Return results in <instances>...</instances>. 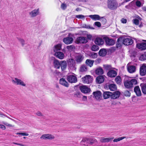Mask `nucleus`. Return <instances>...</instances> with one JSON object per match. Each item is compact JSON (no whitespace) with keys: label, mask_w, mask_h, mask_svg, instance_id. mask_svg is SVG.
<instances>
[{"label":"nucleus","mask_w":146,"mask_h":146,"mask_svg":"<svg viewBox=\"0 0 146 146\" xmlns=\"http://www.w3.org/2000/svg\"><path fill=\"white\" fill-rule=\"evenodd\" d=\"M137 81L135 79H132L130 80H127L124 83L125 87L127 88H130L133 87L134 85L137 84Z\"/></svg>","instance_id":"1"},{"label":"nucleus","mask_w":146,"mask_h":146,"mask_svg":"<svg viewBox=\"0 0 146 146\" xmlns=\"http://www.w3.org/2000/svg\"><path fill=\"white\" fill-rule=\"evenodd\" d=\"M118 3L116 0H108V7L111 10H114L117 9Z\"/></svg>","instance_id":"2"},{"label":"nucleus","mask_w":146,"mask_h":146,"mask_svg":"<svg viewBox=\"0 0 146 146\" xmlns=\"http://www.w3.org/2000/svg\"><path fill=\"white\" fill-rule=\"evenodd\" d=\"M82 80L84 83L89 84L92 82L93 79L91 76L87 75L82 78Z\"/></svg>","instance_id":"3"},{"label":"nucleus","mask_w":146,"mask_h":146,"mask_svg":"<svg viewBox=\"0 0 146 146\" xmlns=\"http://www.w3.org/2000/svg\"><path fill=\"white\" fill-rule=\"evenodd\" d=\"M67 79L70 83H74L77 81V78L75 74L69 75L67 76Z\"/></svg>","instance_id":"4"},{"label":"nucleus","mask_w":146,"mask_h":146,"mask_svg":"<svg viewBox=\"0 0 146 146\" xmlns=\"http://www.w3.org/2000/svg\"><path fill=\"white\" fill-rule=\"evenodd\" d=\"M88 42L86 38L84 36L78 37L76 40V42L77 44L86 43Z\"/></svg>","instance_id":"5"},{"label":"nucleus","mask_w":146,"mask_h":146,"mask_svg":"<svg viewBox=\"0 0 146 146\" xmlns=\"http://www.w3.org/2000/svg\"><path fill=\"white\" fill-rule=\"evenodd\" d=\"M12 82L13 83L17 85H20L23 86H26L25 84L23 81L17 78H15L14 80H13Z\"/></svg>","instance_id":"6"},{"label":"nucleus","mask_w":146,"mask_h":146,"mask_svg":"<svg viewBox=\"0 0 146 146\" xmlns=\"http://www.w3.org/2000/svg\"><path fill=\"white\" fill-rule=\"evenodd\" d=\"M105 40L106 44L108 46H112L115 44L114 41L112 39L110 38L107 37H104L103 38Z\"/></svg>","instance_id":"7"},{"label":"nucleus","mask_w":146,"mask_h":146,"mask_svg":"<svg viewBox=\"0 0 146 146\" xmlns=\"http://www.w3.org/2000/svg\"><path fill=\"white\" fill-rule=\"evenodd\" d=\"M79 88L81 92L84 93H88L91 91L90 88L86 86H80Z\"/></svg>","instance_id":"8"},{"label":"nucleus","mask_w":146,"mask_h":146,"mask_svg":"<svg viewBox=\"0 0 146 146\" xmlns=\"http://www.w3.org/2000/svg\"><path fill=\"white\" fill-rule=\"evenodd\" d=\"M55 138L54 136L51 134H44L42 135L40 137V139H52Z\"/></svg>","instance_id":"9"},{"label":"nucleus","mask_w":146,"mask_h":146,"mask_svg":"<svg viewBox=\"0 0 146 146\" xmlns=\"http://www.w3.org/2000/svg\"><path fill=\"white\" fill-rule=\"evenodd\" d=\"M39 9H35L29 13L30 17H34L38 15L39 14Z\"/></svg>","instance_id":"10"},{"label":"nucleus","mask_w":146,"mask_h":146,"mask_svg":"<svg viewBox=\"0 0 146 146\" xmlns=\"http://www.w3.org/2000/svg\"><path fill=\"white\" fill-rule=\"evenodd\" d=\"M93 94L94 97L97 100H100L102 99V93L100 91H98L94 92H93Z\"/></svg>","instance_id":"11"},{"label":"nucleus","mask_w":146,"mask_h":146,"mask_svg":"<svg viewBox=\"0 0 146 146\" xmlns=\"http://www.w3.org/2000/svg\"><path fill=\"white\" fill-rule=\"evenodd\" d=\"M127 69L128 71L130 73H133L136 71V67L134 66L128 64L127 65Z\"/></svg>","instance_id":"12"},{"label":"nucleus","mask_w":146,"mask_h":146,"mask_svg":"<svg viewBox=\"0 0 146 146\" xmlns=\"http://www.w3.org/2000/svg\"><path fill=\"white\" fill-rule=\"evenodd\" d=\"M133 43V40L131 38H126L124 39L123 40V43L125 45L131 44Z\"/></svg>","instance_id":"13"},{"label":"nucleus","mask_w":146,"mask_h":146,"mask_svg":"<svg viewBox=\"0 0 146 146\" xmlns=\"http://www.w3.org/2000/svg\"><path fill=\"white\" fill-rule=\"evenodd\" d=\"M140 74L142 76H145L146 74V66L143 65L141 66L140 68Z\"/></svg>","instance_id":"14"},{"label":"nucleus","mask_w":146,"mask_h":146,"mask_svg":"<svg viewBox=\"0 0 146 146\" xmlns=\"http://www.w3.org/2000/svg\"><path fill=\"white\" fill-rule=\"evenodd\" d=\"M111 98L115 99L118 98L120 96V93L118 91H116L113 92H111Z\"/></svg>","instance_id":"15"},{"label":"nucleus","mask_w":146,"mask_h":146,"mask_svg":"<svg viewBox=\"0 0 146 146\" xmlns=\"http://www.w3.org/2000/svg\"><path fill=\"white\" fill-rule=\"evenodd\" d=\"M84 58V56L81 54H77L75 57V61L77 63H80L83 60Z\"/></svg>","instance_id":"16"},{"label":"nucleus","mask_w":146,"mask_h":146,"mask_svg":"<svg viewBox=\"0 0 146 146\" xmlns=\"http://www.w3.org/2000/svg\"><path fill=\"white\" fill-rule=\"evenodd\" d=\"M117 75V72L112 69L109 70L107 73V75L111 78L114 77Z\"/></svg>","instance_id":"17"},{"label":"nucleus","mask_w":146,"mask_h":146,"mask_svg":"<svg viewBox=\"0 0 146 146\" xmlns=\"http://www.w3.org/2000/svg\"><path fill=\"white\" fill-rule=\"evenodd\" d=\"M73 40V38L70 37H67L63 39V42L67 44H71Z\"/></svg>","instance_id":"18"},{"label":"nucleus","mask_w":146,"mask_h":146,"mask_svg":"<svg viewBox=\"0 0 146 146\" xmlns=\"http://www.w3.org/2000/svg\"><path fill=\"white\" fill-rule=\"evenodd\" d=\"M54 55L60 59H64V54L62 52L59 51L56 52L54 53Z\"/></svg>","instance_id":"19"},{"label":"nucleus","mask_w":146,"mask_h":146,"mask_svg":"<svg viewBox=\"0 0 146 146\" xmlns=\"http://www.w3.org/2000/svg\"><path fill=\"white\" fill-rule=\"evenodd\" d=\"M113 139V137L106 138L104 137H101L100 139V141L102 143H107L111 141Z\"/></svg>","instance_id":"20"},{"label":"nucleus","mask_w":146,"mask_h":146,"mask_svg":"<svg viewBox=\"0 0 146 146\" xmlns=\"http://www.w3.org/2000/svg\"><path fill=\"white\" fill-rule=\"evenodd\" d=\"M95 43L99 45H102L104 44V41L103 39L98 37L96 38Z\"/></svg>","instance_id":"21"},{"label":"nucleus","mask_w":146,"mask_h":146,"mask_svg":"<svg viewBox=\"0 0 146 146\" xmlns=\"http://www.w3.org/2000/svg\"><path fill=\"white\" fill-rule=\"evenodd\" d=\"M61 61H59L57 60H54L53 61V65L55 68L59 69L60 67Z\"/></svg>","instance_id":"22"},{"label":"nucleus","mask_w":146,"mask_h":146,"mask_svg":"<svg viewBox=\"0 0 146 146\" xmlns=\"http://www.w3.org/2000/svg\"><path fill=\"white\" fill-rule=\"evenodd\" d=\"M137 47L141 50H145L146 49V43L143 42L137 44Z\"/></svg>","instance_id":"23"},{"label":"nucleus","mask_w":146,"mask_h":146,"mask_svg":"<svg viewBox=\"0 0 146 146\" xmlns=\"http://www.w3.org/2000/svg\"><path fill=\"white\" fill-rule=\"evenodd\" d=\"M2 123L4 125L0 124V128L3 129L5 130L6 129V127L4 125L7 126L9 127H14V125L8 123L5 121H3Z\"/></svg>","instance_id":"24"},{"label":"nucleus","mask_w":146,"mask_h":146,"mask_svg":"<svg viewBox=\"0 0 146 146\" xmlns=\"http://www.w3.org/2000/svg\"><path fill=\"white\" fill-rule=\"evenodd\" d=\"M67 66V62L66 61H61L60 67L62 71H63L65 70Z\"/></svg>","instance_id":"25"},{"label":"nucleus","mask_w":146,"mask_h":146,"mask_svg":"<svg viewBox=\"0 0 146 146\" xmlns=\"http://www.w3.org/2000/svg\"><path fill=\"white\" fill-rule=\"evenodd\" d=\"M134 90L137 96H141V92L138 86H135L134 88Z\"/></svg>","instance_id":"26"},{"label":"nucleus","mask_w":146,"mask_h":146,"mask_svg":"<svg viewBox=\"0 0 146 146\" xmlns=\"http://www.w3.org/2000/svg\"><path fill=\"white\" fill-rule=\"evenodd\" d=\"M60 84L66 87L69 86V84L63 78H61L60 80Z\"/></svg>","instance_id":"27"},{"label":"nucleus","mask_w":146,"mask_h":146,"mask_svg":"<svg viewBox=\"0 0 146 146\" xmlns=\"http://www.w3.org/2000/svg\"><path fill=\"white\" fill-rule=\"evenodd\" d=\"M89 17L95 21L99 20L101 19V17L98 15H90Z\"/></svg>","instance_id":"28"},{"label":"nucleus","mask_w":146,"mask_h":146,"mask_svg":"<svg viewBox=\"0 0 146 146\" xmlns=\"http://www.w3.org/2000/svg\"><path fill=\"white\" fill-rule=\"evenodd\" d=\"M96 81L98 84H101L104 82V76H100L96 78Z\"/></svg>","instance_id":"29"},{"label":"nucleus","mask_w":146,"mask_h":146,"mask_svg":"<svg viewBox=\"0 0 146 146\" xmlns=\"http://www.w3.org/2000/svg\"><path fill=\"white\" fill-rule=\"evenodd\" d=\"M111 92H106L103 93V97L104 99H107L109 98H111Z\"/></svg>","instance_id":"30"},{"label":"nucleus","mask_w":146,"mask_h":146,"mask_svg":"<svg viewBox=\"0 0 146 146\" xmlns=\"http://www.w3.org/2000/svg\"><path fill=\"white\" fill-rule=\"evenodd\" d=\"M96 73L98 75H102L104 73L103 69L100 67L97 68L95 70Z\"/></svg>","instance_id":"31"},{"label":"nucleus","mask_w":146,"mask_h":146,"mask_svg":"<svg viewBox=\"0 0 146 146\" xmlns=\"http://www.w3.org/2000/svg\"><path fill=\"white\" fill-rule=\"evenodd\" d=\"M107 53V51L105 49H101L99 52V54L101 56H105Z\"/></svg>","instance_id":"32"},{"label":"nucleus","mask_w":146,"mask_h":146,"mask_svg":"<svg viewBox=\"0 0 146 146\" xmlns=\"http://www.w3.org/2000/svg\"><path fill=\"white\" fill-rule=\"evenodd\" d=\"M140 86L143 93L144 94H146V84H141Z\"/></svg>","instance_id":"33"},{"label":"nucleus","mask_w":146,"mask_h":146,"mask_svg":"<svg viewBox=\"0 0 146 146\" xmlns=\"http://www.w3.org/2000/svg\"><path fill=\"white\" fill-rule=\"evenodd\" d=\"M62 44H59L56 45L54 47L53 50L54 52H57L58 50H60L61 49Z\"/></svg>","instance_id":"34"},{"label":"nucleus","mask_w":146,"mask_h":146,"mask_svg":"<svg viewBox=\"0 0 146 146\" xmlns=\"http://www.w3.org/2000/svg\"><path fill=\"white\" fill-rule=\"evenodd\" d=\"M108 87L110 90L114 91L116 89L117 87L115 84H111L108 85Z\"/></svg>","instance_id":"35"},{"label":"nucleus","mask_w":146,"mask_h":146,"mask_svg":"<svg viewBox=\"0 0 146 146\" xmlns=\"http://www.w3.org/2000/svg\"><path fill=\"white\" fill-rule=\"evenodd\" d=\"M94 62V60H92L90 59H87L86 61V64L90 67L92 66Z\"/></svg>","instance_id":"36"},{"label":"nucleus","mask_w":146,"mask_h":146,"mask_svg":"<svg viewBox=\"0 0 146 146\" xmlns=\"http://www.w3.org/2000/svg\"><path fill=\"white\" fill-rule=\"evenodd\" d=\"M89 139H90L89 140L88 142V144L90 145H92L93 143H97V142L98 141L96 139H91L90 138H89Z\"/></svg>","instance_id":"37"},{"label":"nucleus","mask_w":146,"mask_h":146,"mask_svg":"<svg viewBox=\"0 0 146 146\" xmlns=\"http://www.w3.org/2000/svg\"><path fill=\"white\" fill-rule=\"evenodd\" d=\"M115 81L116 83L119 85H120L121 83V79L120 76H117L116 77Z\"/></svg>","instance_id":"38"},{"label":"nucleus","mask_w":146,"mask_h":146,"mask_svg":"<svg viewBox=\"0 0 146 146\" xmlns=\"http://www.w3.org/2000/svg\"><path fill=\"white\" fill-rule=\"evenodd\" d=\"M90 139L89 138H83L82 140L81 141V144L82 145H85V143H88V142L89 140Z\"/></svg>","instance_id":"39"},{"label":"nucleus","mask_w":146,"mask_h":146,"mask_svg":"<svg viewBox=\"0 0 146 146\" xmlns=\"http://www.w3.org/2000/svg\"><path fill=\"white\" fill-rule=\"evenodd\" d=\"M87 70V67L84 65L82 66L80 69V71L82 72L86 71Z\"/></svg>","instance_id":"40"},{"label":"nucleus","mask_w":146,"mask_h":146,"mask_svg":"<svg viewBox=\"0 0 146 146\" xmlns=\"http://www.w3.org/2000/svg\"><path fill=\"white\" fill-rule=\"evenodd\" d=\"M104 67L105 70H109V71L111 70L112 69L111 65L107 64L104 65Z\"/></svg>","instance_id":"41"},{"label":"nucleus","mask_w":146,"mask_h":146,"mask_svg":"<svg viewBox=\"0 0 146 146\" xmlns=\"http://www.w3.org/2000/svg\"><path fill=\"white\" fill-rule=\"evenodd\" d=\"M89 56L91 58H95L97 57V54L96 53L91 52H90L89 55Z\"/></svg>","instance_id":"42"},{"label":"nucleus","mask_w":146,"mask_h":146,"mask_svg":"<svg viewBox=\"0 0 146 146\" xmlns=\"http://www.w3.org/2000/svg\"><path fill=\"white\" fill-rule=\"evenodd\" d=\"M74 61L72 58L69 59L67 61V62L68 65L73 66L74 64Z\"/></svg>","instance_id":"43"},{"label":"nucleus","mask_w":146,"mask_h":146,"mask_svg":"<svg viewBox=\"0 0 146 146\" xmlns=\"http://www.w3.org/2000/svg\"><path fill=\"white\" fill-rule=\"evenodd\" d=\"M91 50L94 51H96L99 49V47L95 45H93L91 47Z\"/></svg>","instance_id":"44"},{"label":"nucleus","mask_w":146,"mask_h":146,"mask_svg":"<svg viewBox=\"0 0 146 146\" xmlns=\"http://www.w3.org/2000/svg\"><path fill=\"white\" fill-rule=\"evenodd\" d=\"M66 48L69 51H71L75 49V46L73 45H71L67 46Z\"/></svg>","instance_id":"45"},{"label":"nucleus","mask_w":146,"mask_h":146,"mask_svg":"<svg viewBox=\"0 0 146 146\" xmlns=\"http://www.w3.org/2000/svg\"><path fill=\"white\" fill-rule=\"evenodd\" d=\"M125 138V137H122L118 138L117 139H115L113 140V141L114 142H117L121 140L124 138Z\"/></svg>","instance_id":"46"},{"label":"nucleus","mask_w":146,"mask_h":146,"mask_svg":"<svg viewBox=\"0 0 146 146\" xmlns=\"http://www.w3.org/2000/svg\"><path fill=\"white\" fill-rule=\"evenodd\" d=\"M146 59V55L145 54H142L140 57L139 60H144Z\"/></svg>","instance_id":"47"},{"label":"nucleus","mask_w":146,"mask_h":146,"mask_svg":"<svg viewBox=\"0 0 146 146\" xmlns=\"http://www.w3.org/2000/svg\"><path fill=\"white\" fill-rule=\"evenodd\" d=\"M17 39L21 43L22 45L23 46L25 44L24 40L23 39L20 38H18Z\"/></svg>","instance_id":"48"},{"label":"nucleus","mask_w":146,"mask_h":146,"mask_svg":"<svg viewBox=\"0 0 146 146\" xmlns=\"http://www.w3.org/2000/svg\"><path fill=\"white\" fill-rule=\"evenodd\" d=\"M133 21L134 24L136 25H138L139 24V20L137 19H134L133 20Z\"/></svg>","instance_id":"49"},{"label":"nucleus","mask_w":146,"mask_h":146,"mask_svg":"<svg viewBox=\"0 0 146 146\" xmlns=\"http://www.w3.org/2000/svg\"><path fill=\"white\" fill-rule=\"evenodd\" d=\"M16 134L18 135H21L22 136H28L29 134L25 133L17 132Z\"/></svg>","instance_id":"50"},{"label":"nucleus","mask_w":146,"mask_h":146,"mask_svg":"<svg viewBox=\"0 0 146 146\" xmlns=\"http://www.w3.org/2000/svg\"><path fill=\"white\" fill-rule=\"evenodd\" d=\"M76 18L79 19H83L84 18L85 16L82 15H76L75 16Z\"/></svg>","instance_id":"51"},{"label":"nucleus","mask_w":146,"mask_h":146,"mask_svg":"<svg viewBox=\"0 0 146 146\" xmlns=\"http://www.w3.org/2000/svg\"><path fill=\"white\" fill-rule=\"evenodd\" d=\"M101 21L104 24H105L107 21L106 19L103 17H101Z\"/></svg>","instance_id":"52"},{"label":"nucleus","mask_w":146,"mask_h":146,"mask_svg":"<svg viewBox=\"0 0 146 146\" xmlns=\"http://www.w3.org/2000/svg\"><path fill=\"white\" fill-rule=\"evenodd\" d=\"M124 94L125 96L129 97L130 96L131 93L129 91H126L125 92Z\"/></svg>","instance_id":"53"},{"label":"nucleus","mask_w":146,"mask_h":146,"mask_svg":"<svg viewBox=\"0 0 146 146\" xmlns=\"http://www.w3.org/2000/svg\"><path fill=\"white\" fill-rule=\"evenodd\" d=\"M61 7L62 9L64 10L66 8V4L62 3L61 5Z\"/></svg>","instance_id":"54"},{"label":"nucleus","mask_w":146,"mask_h":146,"mask_svg":"<svg viewBox=\"0 0 146 146\" xmlns=\"http://www.w3.org/2000/svg\"><path fill=\"white\" fill-rule=\"evenodd\" d=\"M95 25L98 27H100L101 26V24L99 22H96L94 23Z\"/></svg>","instance_id":"55"},{"label":"nucleus","mask_w":146,"mask_h":146,"mask_svg":"<svg viewBox=\"0 0 146 146\" xmlns=\"http://www.w3.org/2000/svg\"><path fill=\"white\" fill-rule=\"evenodd\" d=\"M36 114L38 116H43V114L40 111H38L36 113Z\"/></svg>","instance_id":"56"},{"label":"nucleus","mask_w":146,"mask_h":146,"mask_svg":"<svg viewBox=\"0 0 146 146\" xmlns=\"http://www.w3.org/2000/svg\"><path fill=\"white\" fill-rule=\"evenodd\" d=\"M136 5L138 7H140L141 6V3L140 1H137L136 2Z\"/></svg>","instance_id":"57"},{"label":"nucleus","mask_w":146,"mask_h":146,"mask_svg":"<svg viewBox=\"0 0 146 146\" xmlns=\"http://www.w3.org/2000/svg\"><path fill=\"white\" fill-rule=\"evenodd\" d=\"M5 116L7 117V118H9V119L13 120V121H14V120H13V119H11V118H10L9 117L7 116L6 115H4L3 113L0 112V116L1 117H3V116Z\"/></svg>","instance_id":"58"},{"label":"nucleus","mask_w":146,"mask_h":146,"mask_svg":"<svg viewBox=\"0 0 146 146\" xmlns=\"http://www.w3.org/2000/svg\"><path fill=\"white\" fill-rule=\"evenodd\" d=\"M121 22L123 23H125L127 22V20L126 19L123 18L121 20Z\"/></svg>","instance_id":"59"},{"label":"nucleus","mask_w":146,"mask_h":146,"mask_svg":"<svg viewBox=\"0 0 146 146\" xmlns=\"http://www.w3.org/2000/svg\"><path fill=\"white\" fill-rule=\"evenodd\" d=\"M80 95V94L79 93L77 92L74 94V96L75 97H79Z\"/></svg>","instance_id":"60"},{"label":"nucleus","mask_w":146,"mask_h":146,"mask_svg":"<svg viewBox=\"0 0 146 146\" xmlns=\"http://www.w3.org/2000/svg\"><path fill=\"white\" fill-rule=\"evenodd\" d=\"M13 143L14 144L19 145H20V146H25L24 145H23V144H21V143H15V142H13Z\"/></svg>","instance_id":"61"},{"label":"nucleus","mask_w":146,"mask_h":146,"mask_svg":"<svg viewBox=\"0 0 146 146\" xmlns=\"http://www.w3.org/2000/svg\"><path fill=\"white\" fill-rule=\"evenodd\" d=\"M83 100L84 101H86L87 100V98L86 96H83Z\"/></svg>","instance_id":"62"},{"label":"nucleus","mask_w":146,"mask_h":146,"mask_svg":"<svg viewBox=\"0 0 146 146\" xmlns=\"http://www.w3.org/2000/svg\"><path fill=\"white\" fill-rule=\"evenodd\" d=\"M87 37L89 39H91V38H92V36L91 35H87Z\"/></svg>","instance_id":"63"},{"label":"nucleus","mask_w":146,"mask_h":146,"mask_svg":"<svg viewBox=\"0 0 146 146\" xmlns=\"http://www.w3.org/2000/svg\"><path fill=\"white\" fill-rule=\"evenodd\" d=\"M101 61V60L100 59H97L96 61V62H98V63H100Z\"/></svg>","instance_id":"64"}]
</instances>
